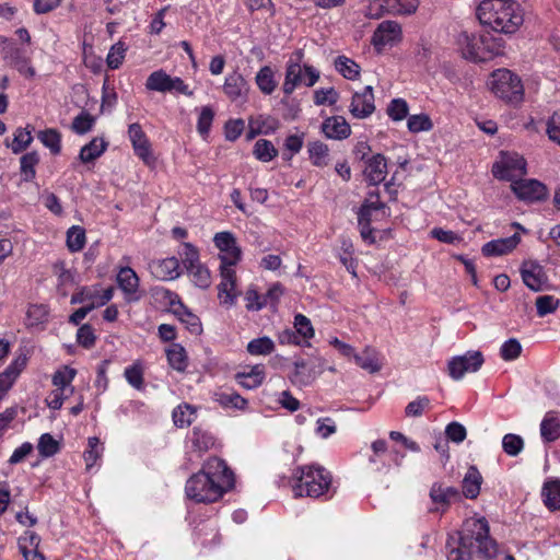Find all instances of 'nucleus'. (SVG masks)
I'll return each instance as SVG.
<instances>
[{
	"label": "nucleus",
	"mask_w": 560,
	"mask_h": 560,
	"mask_svg": "<svg viewBox=\"0 0 560 560\" xmlns=\"http://www.w3.org/2000/svg\"><path fill=\"white\" fill-rule=\"evenodd\" d=\"M234 486V474L219 457H210L200 471L186 482L185 491L189 499L198 503L219 500Z\"/></svg>",
	"instance_id": "1"
},
{
	"label": "nucleus",
	"mask_w": 560,
	"mask_h": 560,
	"mask_svg": "<svg viewBox=\"0 0 560 560\" xmlns=\"http://www.w3.org/2000/svg\"><path fill=\"white\" fill-rule=\"evenodd\" d=\"M486 518H471L465 522L459 533L458 547L448 552V560H471L476 553L482 559H492L498 555V544L489 535Z\"/></svg>",
	"instance_id": "2"
},
{
	"label": "nucleus",
	"mask_w": 560,
	"mask_h": 560,
	"mask_svg": "<svg viewBox=\"0 0 560 560\" xmlns=\"http://www.w3.org/2000/svg\"><path fill=\"white\" fill-rule=\"evenodd\" d=\"M477 15L480 23L504 34H514L524 22L523 9L515 0H483Z\"/></svg>",
	"instance_id": "3"
},
{
	"label": "nucleus",
	"mask_w": 560,
	"mask_h": 560,
	"mask_svg": "<svg viewBox=\"0 0 560 560\" xmlns=\"http://www.w3.org/2000/svg\"><path fill=\"white\" fill-rule=\"evenodd\" d=\"M296 479L293 491L296 497L318 498L323 495L331 483V475L322 466H302L294 472Z\"/></svg>",
	"instance_id": "4"
},
{
	"label": "nucleus",
	"mask_w": 560,
	"mask_h": 560,
	"mask_svg": "<svg viewBox=\"0 0 560 560\" xmlns=\"http://www.w3.org/2000/svg\"><path fill=\"white\" fill-rule=\"evenodd\" d=\"M458 45L463 57L475 62H485L501 54V45L490 35L477 36L464 32L458 36Z\"/></svg>",
	"instance_id": "5"
},
{
	"label": "nucleus",
	"mask_w": 560,
	"mask_h": 560,
	"mask_svg": "<svg viewBox=\"0 0 560 560\" xmlns=\"http://www.w3.org/2000/svg\"><path fill=\"white\" fill-rule=\"evenodd\" d=\"M491 91L495 96L510 103H518L523 98L521 79L508 69H498L492 72L490 81Z\"/></svg>",
	"instance_id": "6"
},
{
	"label": "nucleus",
	"mask_w": 560,
	"mask_h": 560,
	"mask_svg": "<svg viewBox=\"0 0 560 560\" xmlns=\"http://www.w3.org/2000/svg\"><path fill=\"white\" fill-rule=\"evenodd\" d=\"M319 79V71L312 66H301L300 62H288L285 79L282 85L283 93L290 95L300 84L313 86Z\"/></svg>",
	"instance_id": "7"
},
{
	"label": "nucleus",
	"mask_w": 560,
	"mask_h": 560,
	"mask_svg": "<svg viewBox=\"0 0 560 560\" xmlns=\"http://www.w3.org/2000/svg\"><path fill=\"white\" fill-rule=\"evenodd\" d=\"M2 55L8 66L16 69L22 75L33 79L36 75L34 67L31 65V58L25 49L18 47L14 43L2 38Z\"/></svg>",
	"instance_id": "8"
},
{
	"label": "nucleus",
	"mask_w": 560,
	"mask_h": 560,
	"mask_svg": "<svg viewBox=\"0 0 560 560\" xmlns=\"http://www.w3.org/2000/svg\"><path fill=\"white\" fill-rule=\"evenodd\" d=\"M485 362L480 351H467L463 355L453 357L447 363L448 375L459 381L466 373H475L480 370Z\"/></svg>",
	"instance_id": "9"
},
{
	"label": "nucleus",
	"mask_w": 560,
	"mask_h": 560,
	"mask_svg": "<svg viewBox=\"0 0 560 560\" xmlns=\"http://www.w3.org/2000/svg\"><path fill=\"white\" fill-rule=\"evenodd\" d=\"M526 173V161L517 153H503L501 161L492 166L494 177L514 182L515 178Z\"/></svg>",
	"instance_id": "10"
},
{
	"label": "nucleus",
	"mask_w": 560,
	"mask_h": 560,
	"mask_svg": "<svg viewBox=\"0 0 560 560\" xmlns=\"http://www.w3.org/2000/svg\"><path fill=\"white\" fill-rule=\"evenodd\" d=\"M214 245L220 249V266L232 268L242 257V250L236 244V240L231 232H219L213 237Z\"/></svg>",
	"instance_id": "11"
},
{
	"label": "nucleus",
	"mask_w": 560,
	"mask_h": 560,
	"mask_svg": "<svg viewBox=\"0 0 560 560\" xmlns=\"http://www.w3.org/2000/svg\"><path fill=\"white\" fill-rule=\"evenodd\" d=\"M128 136L135 154L147 165L154 164L155 159L152 155L151 144L142 127L137 122L129 125Z\"/></svg>",
	"instance_id": "12"
},
{
	"label": "nucleus",
	"mask_w": 560,
	"mask_h": 560,
	"mask_svg": "<svg viewBox=\"0 0 560 560\" xmlns=\"http://www.w3.org/2000/svg\"><path fill=\"white\" fill-rule=\"evenodd\" d=\"M513 192L524 201H538L547 196L546 186L536 179H516L511 184Z\"/></svg>",
	"instance_id": "13"
},
{
	"label": "nucleus",
	"mask_w": 560,
	"mask_h": 560,
	"mask_svg": "<svg viewBox=\"0 0 560 560\" xmlns=\"http://www.w3.org/2000/svg\"><path fill=\"white\" fill-rule=\"evenodd\" d=\"M165 298H168L170 304L173 306V313L178 319L186 325L187 329L192 334H200L202 326L197 315L192 314L179 300L178 295L165 290Z\"/></svg>",
	"instance_id": "14"
},
{
	"label": "nucleus",
	"mask_w": 560,
	"mask_h": 560,
	"mask_svg": "<svg viewBox=\"0 0 560 560\" xmlns=\"http://www.w3.org/2000/svg\"><path fill=\"white\" fill-rule=\"evenodd\" d=\"M375 110L373 88L366 85L362 92H355L350 104V113L354 118L364 119Z\"/></svg>",
	"instance_id": "15"
},
{
	"label": "nucleus",
	"mask_w": 560,
	"mask_h": 560,
	"mask_svg": "<svg viewBox=\"0 0 560 560\" xmlns=\"http://www.w3.org/2000/svg\"><path fill=\"white\" fill-rule=\"evenodd\" d=\"M117 283L128 303L138 302L142 294L139 291V277L130 267H122L117 275Z\"/></svg>",
	"instance_id": "16"
},
{
	"label": "nucleus",
	"mask_w": 560,
	"mask_h": 560,
	"mask_svg": "<svg viewBox=\"0 0 560 560\" xmlns=\"http://www.w3.org/2000/svg\"><path fill=\"white\" fill-rule=\"evenodd\" d=\"M149 268L151 275L162 281L174 280L180 276L179 260L176 257L154 260Z\"/></svg>",
	"instance_id": "17"
},
{
	"label": "nucleus",
	"mask_w": 560,
	"mask_h": 560,
	"mask_svg": "<svg viewBox=\"0 0 560 560\" xmlns=\"http://www.w3.org/2000/svg\"><path fill=\"white\" fill-rule=\"evenodd\" d=\"M363 174L365 179L373 186H377L384 182L387 175L386 158L377 153L368 159Z\"/></svg>",
	"instance_id": "18"
},
{
	"label": "nucleus",
	"mask_w": 560,
	"mask_h": 560,
	"mask_svg": "<svg viewBox=\"0 0 560 560\" xmlns=\"http://www.w3.org/2000/svg\"><path fill=\"white\" fill-rule=\"evenodd\" d=\"M521 276L524 284L534 292L541 291L547 281L542 267L535 262H524Z\"/></svg>",
	"instance_id": "19"
},
{
	"label": "nucleus",
	"mask_w": 560,
	"mask_h": 560,
	"mask_svg": "<svg viewBox=\"0 0 560 560\" xmlns=\"http://www.w3.org/2000/svg\"><path fill=\"white\" fill-rule=\"evenodd\" d=\"M220 270L222 279L218 285L219 298L221 299L222 303L233 305L237 295L235 292V270L226 266H220Z\"/></svg>",
	"instance_id": "20"
},
{
	"label": "nucleus",
	"mask_w": 560,
	"mask_h": 560,
	"mask_svg": "<svg viewBox=\"0 0 560 560\" xmlns=\"http://www.w3.org/2000/svg\"><path fill=\"white\" fill-rule=\"evenodd\" d=\"M248 90V83L241 73L235 71L225 77L223 92L232 102L246 98Z\"/></svg>",
	"instance_id": "21"
},
{
	"label": "nucleus",
	"mask_w": 560,
	"mask_h": 560,
	"mask_svg": "<svg viewBox=\"0 0 560 560\" xmlns=\"http://www.w3.org/2000/svg\"><path fill=\"white\" fill-rule=\"evenodd\" d=\"M520 242L521 237L515 233L509 237L492 240L486 243L482 246L481 252L486 257L502 256L511 253Z\"/></svg>",
	"instance_id": "22"
},
{
	"label": "nucleus",
	"mask_w": 560,
	"mask_h": 560,
	"mask_svg": "<svg viewBox=\"0 0 560 560\" xmlns=\"http://www.w3.org/2000/svg\"><path fill=\"white\" fill-rule=\"evenodd\" d=\"M322 131L329 139L342 140L351 135V128L342 116H331L322 124Z\"/></svg>",
	"instance_id": "23"
},
{
	"label": "nucleus",
	"mask_w": 560,
	"mask_h": 560,
	"mask_svg": "<svg viewBox=\"0 0 560 560\" xmlns=\"http://www.w3.org/2000/svg\"><path fill=\"white\" fill-rule=\"evenodd\" d=\"M430 498L433 503L447 508L452 503L460 501L462 493L455 487H446L443 483L435 482L430 489Z\"/></svg>",
	"instance_id": "24"
},
{
	"label": "nucleus",
	"mask_w": 560,
	"mask_h": 560,
	"mask_svg": "<svg viewBox=\"0 0 560 560\" xmlns=\"http://www.w3.org/2000/svg\"><path fill=\"white\" fill-rule=\"evenodd\" d=\"M401 36V27L395 21L382 22L373 35L374 45H387L395 40H398Z\"/></svg>",
	"instance_id": "25"
},
{
	"label": "nucleus",
	"mask_w": 560,
	"mask_h": 560,
	"mask_svg": "<svg viewBox=\"0 0 560 560\" xmlns=\"http://www.w3.org/2000/svg\"><path fill=\"white\" fill-rule=\"evenodd\" d=\"M26 364L25 358L14 360L3 372L0 373V400L12 387L19 374Z\"/></svg>",
	"instance_id": "26"
},
{
	"label": "nucleus",
	"mask_w": 560,
	"mask_h": 560,
	"mask_svg": "<svg viewBox=\"0 0 560 560\" xmlns=\"http://www.w3.org/2000/svg\"><path fill=\"white\" fill-rule=\"evenodd\" d=\"M482 476L476 466H470L463 479V494L467 499H476L480 492Z\"/></svg>",
	"instance_id": "27"
},
{
	"label": "nucleus",
	"mask_w": 560,
	"mask_h": 560,
	"mask_svg": "<svg viewBox=\"0 0 560 560\" xmlns=\"http://www.w3.org/2000/svg\"><path fill=\"white\" fill-rule=\"evenodd\" d=\"M540 435L547 443L553 442L560 438V419L556 412H547L540 423Z\"/></svg>",
	"instance_id": "28"
},
{
	"label": "nucleus",
	"mask_w": 560,
	"mask_h": 560,
	"mask_svg": "<svg viewBox=\"0 0 560 560\" xmlns=\"http://www.w3.org/2000/svg\"><path fill=\"white\" fill-rule=\"evenodd\" d=\"M189 441L191 443V451L197 453L198 456H201L214 445L213 436L197 427L192 429Z\"/></svg>",
	"instance_id": "29"
},
{
	"label": "nucleus",
	"mask_w": 560,
	"mask_h": 560,
	"mask_svg": "<svg viewBox=\"0 0 560 560\" xmlns=\"http://www.w3.org/2000/svg\"><path fill=\"white\" fill-rule=\"evenodd\" d=\"M353 359L357 365L369 373H376L382 368L377 351L371 347H366L361 354H353Z\"/></svg>",
	"instance_id": "30"
},
{
	"label": "nucleus",
	"mask_w": 560,
	"mask_h": 560,
	"mask_svg": "<svg viewBox=\"0 0 560 560\" xmlns=\"http://www.w3.org/2000/svg\"><path fill=\"white\" fill-rule=\"evenodd\" d=\"M382 7L387 14L409 15L417 11L419 7L418 0H383Z\"/></svg>",
	"instance_id": "31"
},
{
	"label": "nucleus",
	"mask_w": 560,
	"mask_h": 560,
	"mask_svg": "<svg viewBox=\"0 0 560 560\" xmlns=\"http://www.w3.org/2000/svg\"><path fill=\"white\" fill-rule=\"evenodd\" d=\"M108 143L102 138H94L80 150L79 159L89 163L100 158L107 149Z\"/></svg>",
	"instance_id": "32"
},
{
	"label": "nucleus",
	"mask_w": 560,
	"mask_h": 560,
	"mask_svg": "<svg viewBox=\"0 0 560 560\" xmlns=\"http://www.w3.org/2000/svg\"><path fill=\"white\" fill-rule=\"evenodd\" d=\"M541 495L545 505L549 510H560V480H551L545 482Z\"/></svg>",
	"instance_id": "33"
},
{
	"label": "nucleus",
	"mask_w": 560,
	"mask_h": 560,
	"mask_svg": "<svg viewBox=\"0 0 560 560\" xmlns=\"http://www.w3.org/2000/svg\"><path fill=\"white\" fill-rule=\"evenodd\" d=\"M171 75L160 69L153 71L145 81V88L150 91L166 93L170 90Z\"/></svg>",
	"instance_id": "34"
},
{
	"label": "nucleus",
	"mask_w": 560,
	"mask_h": 560,
	"mask_svg": "<svg viewBox=\"0 0 560 560\" xmlns=\"http://www.w3.org/2000/svg\"><path fill=\"white\" fill-rule=\"evenodd\" d=\"M258 89L266 95H270L277 88L273 71L269 66L262 67L255 78Z\"/></svg>",
	"instance_id": "35"
},
{
	"label": "nucleus",
	"mask_w": 560,
	"mask_h": 560,
	"mask_svg": "<svg viewBox=\"0 0 560 560\" xmlns=\"http://www.w3.org/2000/svg\"><path fill=\"white\" fill-rule=\"evenodd\" d=\"M39 141L50 150L54 155L61 151V135L57 129H45L37 133Z\"/></svg>",
	"instance_id": "36"
},
{
	"label": "nucleus",
	"mask_w": 560,
	"mask_h": 560,
	"mask_svg": "<svg viewBox=\"0 0 560 560\" xmlns=\"http://www.w3.org/2000/svg\"><path fill=\"white\" fill-rule=\"evenodd\" d=\"M336 70L348 80H355L360 74V66L346 56H339L335 60Z\"/></svg>",
	"instance_id": "37"
},
{
	"label": "nucleus",
	"mask_w": 560,
	"mask_h": 560,
	"mask_svg": "<svg viewBox=\"0 0 560 560\" xmlns=\"http://www.w3.org/2000/svg\"><path fill=\"white\" fill-rule=\"evenodd\" d=\"M167 361L170 365L178 371L184 372L187 368V354L185 349L178 345L173 343L171 348L167 350Z\"/></svg>",
	"instance_id": "38"
},
{
	"label": "nucleus",
	"mask_w": 560,
	"mask_h": 560,
	"mask_svg": "<svg viewBox=\"0 0 560 560\" xmlns=\"http://www.w3.org/2000/svg\"><path fill=\"white\" fill-rule=\"evenodd\" d=\"M172 417L176 427H189L196 417V409L188 404L179 405L174 409Z\"/></svg>",
	"instance_id": "39"
},
{
	"label": "nucleus",
	"mask_w": 560,
	"mask_h": 560,
	"mask_svg": "<svg viewBox=\"0 0 560 560\" xmlns=\"http://www.w3.org/2000/svg\"><path fill=\"white\" fill-rule=\"evenodd\" d=\"M38 162H39V156H38L37 152H35V151L28 152L21 158L20 171H21V174L25 182H31L35 178V175H36L35 166L38 164Z\"/></svg>",
	"instance_id": "40"
},
{
	"label": "nucleus",
	"mask_w": 560,
	"mask_h": 560,
	"mask_svg": "<svg viewBox=\"0 0 560 560\" xmlns=\"http://www.w3.org/2000/svg\"><path fill=\"white\" fill-rule=\"evenodd\" d=\"M215 400L224 408L244 410L247 407V400L236 392L219 393Z\"/></svg>",
	"instance_id": "41"
},
{
	"label": "nucleus",
	"mask_w": 560,
	"mask_h": 560,
	"mask_svg": "<svg viewBox=\"0 0 560 560\" xmlns=\"http://www.w3.org/2000/svg\"><path fill=\"white\" fill-rule=\"evenodd\" d=\"M124 376L129 385H131L133 388L141 390L144 386V378H143V366L142 364L137 361L133 364L127 366L124 371Z\"/></svg>",
	"instance_id": "42"
},
{
	"label": "nucleus",
	"mask_w": 560,
	"mask_h": 560,
	"mask_svg": "<svg viewBox=\"0 0 560 560\" xmlns=\"http://www.w3.org/2000/svg\"><path fill=\"white\" fill-rule=\"evenodd\" d=\"M253 153L257 160L261 162H270L278 155V150L275 148L271 141L259 139L254 145Z\"/></svg>",
	"instance_id": "43"
},
{
	"label": "nucleus",
	"mask_w": 560,
	"mask_h": 560,
	"mask_svg": "<svg viewBox=\"0 0 560 560\" xmlns=\"http://www.w3.org/2000/svg\"><path fill=\"white\" fill-rule=\"evenodd\" d=\"M77 372L74 369L65 368L63 370L57 371L52 376V384L57 389L68 390L69 393H73V387L71 383L75 376Z\"/></svg>",
	"instance_id": "44"
},
{
	"label": "nucleus",
	"mask_w": 560,
	"mask_h": 560,
	"mask_svg": "<svg viewBox=\"0 0 560 560\" xmlns=\"http://www.w3.org/2000/svg\"><path fill=\"white\" fill-rule=\"evenodd\" d=\"M188 275L192 278L194 283L201 289H207L211 284V275L206 266L201 262L187 269Z\"/></svg>",
	"instance_id": "45"
},
{
	"label": "nucleus",
	"mask_w": 560,
	"mask_h": 560,
	"mask_svg": "<svg viewBox=\"0 0 560 560\" xmlns=\"http://www.w3.org/2000/svg\"><path fill=\"white\" fill-rule=\"evenodd\" d=\"M328 151V147L320 141L308 143L310 159L316 166L327 165Z\"/></svg>",
	"instance_id": "46"
},
{
	"label": "nucleus",
	"mask_w": 560,
	"mask_h": 560,
	"mask_svg": "<svg viewBox=\"0 0 560 560\" xmlns=\"http://www.w3.org/2000/svg\"><path fill=\"white\" fill-rule=\"evenodd\" d=\"M37 450L42 457H50L59 452L60 445L51 434L44 433L38 440Z\"/></svg>",
	"instance_id": "47"
},
{
	"label": "nucleus",
	"mask_w": 560,
	"mask_h": 560,
	"mask_svg": "<svg viewBox=\"0 0 560 560\" xmlns=\"http://www.w3.org/2000/svg\"><path fill=\"white\" fill-rule=\"evenodd\" d=\"M275 350V343L269 337L253 339L247 345V351L253 355L270 354Z\"/></svg>",
	"instance_id": "48"
},
{
	"label": "nucleus",
	"mask_w": 560,
	"mask_h": 560,
	"mask_svg": "<svg viewBox=\"0 0 560 560\" xmlns=\"http://www.w3.org/2000/svg\"><path fill=\"white\" fill-rule=\"evenodd\" d=\"M67 245L70 252H79L85 245V231L78 225L71 226L67 233Z\"/></svg>",
	"instance_id": "49"
},
{
	"label": "nucleus",
	"mask_w": 560,
	"mask_h": 560,
	"mask_svg": "<svg viewBox=\"0 0 560 560\" xmlns=\"http://www.w3.org/2000/svg\"><path fill=\"white\" fill-rule=\"evenodd\" d=\"M502 448L509 456H517L524 448L522 436L508 433L502 439Z\"/></svg>",
	"instance_id": "50"
},
{
	"label": "nucleus",
	"mask_w": 560,
	"mask_h": 560,
	"mask_svg": "<svg viewBox=\"0 0 560 560\" xmlns=\"http://www.w3.org/2000/svg\"><path fill=\"white\" fill-rule=\"evenodd\" d=\"M535 304L538 316L544 317L556 312L560 305V301L553 295H540L536 299Z\"/></svg>",
	"instance_id": "51"
},
{
	"label": "nucleus",
	"mask_w": 560,
	"mask_h": 560,
	"mask_svg": "<svg viewBox=\"0 0 560 560\" xmlns=\"http://www.w3.org/2000/svg\"><path fill=\"white\" fill-rule=\"evenodd\" d=\"M33 141L32 131L27 128H18L14 132L13 142L11 149L13 153H20L24 151Z\"/></svg>",
	"instance_id": "52"
},
{
	"label": "nucleus",
	"mask_w": 560,
	"mask_h": 560,
	"mask_svg": "<svg viewBox=\"0 0 560 560\" xmlns=\"http://www.w3.org/2000/svg\"><path fill=\"white\" fill-rule=\"evenodd\" d=\"M407 127L410 132L417 133L431 130L433 125L428 115L419 114L408 117Z\"/></svg>",
	"instance_id": "53"
},
{
	"label": "nucleus",
	"mask_w": 560,
	"mask_h": 560,
	"mask_svg": "<svg viewBox=\"0 0 560 560\" xmlns=\"http://www.w3.org/2000/svg\"><path fill=\"white\" fill-rule=\"evenodd\" d=\"M126 51L127 47L122 42L113 45L106 58L108 68L118 69L125 59Z\"/></svg>",
	"instance_id": "54"
},
{
	"label": "nucleus",
	"mask_w": 560,
	"mask_h": 560,
	"mask_svg": "<svg viewBox=\"0 0 560 560\" xmlns=\"http://www.w3.org/2000/svg\"><path fill=\"white\" fill-rule=\"evenodd\" d=\"M94 122L95 118L91 114L81 112L74 117L71 128L75 133L84 135L93 128Z\"/></svg>",
	"instance_id": "55"
},
{
	"label": "nucleus",
	"mask_w": 560,
	"mask_h": 560,
	"mask_svg": "<svg viewBox=\"0 0 560 560\" xmlns=\"http://www.w3.org/2000/svg\"><path fill=\"white\" fill-rule=\"evenodd\" d=\"M408 104L402 98H394L387 107V114L394 121L405 119L408 116Z\"/></svg>",
	"instance_id": "56"
},
{
	"label": "nucleus",
	"mask_w": 560,
	"mask_h": 560,
	"mask_svg": "<svg viewBox=\"0 0 560 560\" xmlns=\"http://www.w3.org/2000/svg\"><path fill=\"white\" fill-rule=\"evenodd\" d=\"M179 256L186 270L200 264L198 249L190 243L183 244Z\"/></svg>",
	"instance_id": "57"
},
{
	"label": "nucleus",
	"mask_w": 560,
	"mask_h": 560,
	"mask_svg": "<svg viewBox=\"0 0 560 560\" xmlns=\"http://www.w3.org/2000/svg\"><path fill=\"white\" fill-rule=\"evenodd\" d=\"M294 328L300 337L307 340L314 337V328L311 320L303 314L294 317Z\"/></svg>",
	"instance_id": "58"
},
{
	"label": "nucleus",
	"mask_w": 560,
	"mask_h": 560,
	"mask_svg": "<svg viewBox=\"0 0 560 560\" xmlns=\"http://www.w3.org/2000/svg\"><path fill=\"white\" fill-rule=\"evenodd\" d=\"M522 346L517 339L511 338L505 341L500 349L501 358L505 361H512L520 357Z\"/></svg>",
	"instance_id": "59"
},
{
	"label": "nucleus",
	"mask_w": 560,
	"mask_h": 560,
	"mask_svg": "<svg viewBox=\"0 0 560 560\" xmlns=\"http://www.w3.org/2000/svg\"><path fill=\"white\" fill-rule=\"evenodd\" d=\"M213 118L214 112L210 106L201 108L197 122V130L201 136H207L209 133Z\"/></svg>",
	"instance_id": "60"
},
{
	"label": "nucleus",
	"mask_w": 560,
	"mask_h": 560,
	"mask_svg": "<svg viewBox=\"0 0 560 560\" xmlns=\"http://www.w3.org/2000/svg\"><path fill=\"white\" fill-rule=\"evenodd\" d=\"M40 537L32 530H26L18 540L21 552L38 549Z\"/></svg>",
	"instance_id": "61"
},
{
	"label": "nucleus",
	"mask_w": 560,
	"mask_h": 560,
	"mask_svg": "<svg viewBox=\"0 0 560 560\" xmlns=\"http://www.w3.org/2000/svg\"><path fill=\"white\" fill-rule=\"evenodd\" d=\"M429 405L430 399L427 396H420L406 406L405 413L407 417H420Z\"/></svg>",
	"instance_id": "62"
},
{
	"label": "nucleus",
	"mask_w": 560,
	"mask_h": 560,
	"mask_svg": "<svg viewBox=\"0 0 560 560\" xmlns=\"http://www.w3.org/2000/svg\"><path fill=\"white\" fill-rule=\"evenodd\" d=\"M338 93L334 88L319 89L314 92V103L324 105L326 103L334 105L338 101Z\"/></svg>",
	"instance_id": "63"
},
{
	"label": "nucleus",
	"mask_w": 560,
	"mask_h": 560,
	"mask_svg": "<svg viewBox=\"0 0 560 560\" xmlns=\"http://www.w3.org/2000/svg\"><path fill=\"white\" fill-rule=\"evenodd\" d=\"M445 434L448 440L458 444L466 439L467 431L462 423L454 421L447 424Z\"/></svg>",
	"instance_id": "64"
}]
</instances>
